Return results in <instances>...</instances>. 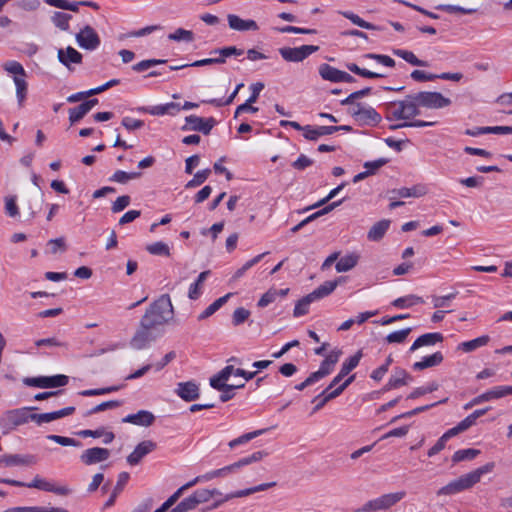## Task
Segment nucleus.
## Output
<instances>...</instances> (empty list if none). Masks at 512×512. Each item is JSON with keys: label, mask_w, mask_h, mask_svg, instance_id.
I'll use <instances>...</instances> for the list:
<instances>
[{"label": "nucleus", "mask_w": 512, "mask_h": 512, "mask_svg": "<svg viewBox=\"0 0 512 512\" xmlns=\"http://www.w3.org/2000/svg\"><path fill=\"white\" fill-rule=\"evenodd\" d=\"M495 467L494 462H488L485 465L460 476L458 479H455L443 486L439 491V495H452L459 493L463 490L469 489L473 487L475 484L480 482L481 477L484 474L490 473Z\"/></svg>", "instance_id": "1"}, {"label": "nucleus", "mask_w": 512, "mask_h": 512, "mask_svg": "<svg viewBox=\"0 0 512 512\" xmlns=\"http://www.w3.org/2000/svg\"><path fill=\"white\" fill-rule=\"evenodd\" d=\"M174 307L168 294L161 295L150 304L145 314L142 316L154 326H160L173 319Z\"/></svg>", "instance_id": "2"}, {"label": "nucleus", "mask_w": 512, "mask_h": 512, "mask_svg": "<svg viewBox=\"0 0 512 512\" xmlns=\"http://www.w3.org/2000/svg\"><path fill=\"white\" fill-rule=\"evenodd\" d=\"M420 114L417 102L413 95H408L402 101L390 102L386 105V118L388 120H408Z\"/></svg>", "instance_id": "3"}, {"label": "nucleus", "mask_w": 512, "mask_h": 512, "mask_svg": "<svg viewBox=\"0 0 512 512\" xmlns=\"http://www.w3.org/2000/svg\"><path fill=\"white\" fill-rule=\"evenodd\" d=\"M3 68L11 76L16 86V97L19 106L23 105L28 91L27 73L23 65L17 61H7Z\"/></svg>", "instance_id": "4"}, {"label": "nucleus", "mask_w": 512, "mask_h": 512, "mask_svg": "<svg viewBox=\"0 0 512 512\" xmlns=\"http://www.w3.org/2000/svg\"><path fill=\"white\" fill-rule=\"evenodd\" d=\"M156 326L148 322L146 319L141 318L139 327L137 328L134 336L131 338L130 345L137 350L146 348L152 341L157 338L154 333Z\"/></svg>", "instance_id": "5"}, {"label": "nucleus", "mask_w": 512, "mask_h": 512, "mask_svg": "<svg viewBox=\"0 0 512 512\" xmlns=\"http://www.w3.org/2000/svg\"><path fill=\"white\" fill-rule=\"evenodd\" d=\"M417 106L428 109H441L451 105V100L440 92L422 91L414 94Z\"/></svg>", "instance_id": "6"}, {"label": "nucleus", "mask_w": 512, "mask_h": 512, "mask_svg": "<svg viewBox=\"0 0 512 512\" xmlns=\"http://www.w3.org/2000/svg\"><path fill=\"white\" fill-rule=\"evenodd\" d=\"M69 378L66 375L58 374L53 376L25 377L23 383L29 387L56 388L67 385Z\"/></svg>", "instance_id": "7"}, {"label": "nucleus", "mask_w": 512, "mask_h": 512, "mask_svg": "<svg viewBox=\"0 0 512 512\" xmlns=\"http://www.w3.org/2000/svg\"><path fill=\"white\" fill-rule=\"evenodd\" d=\"M318 50L319 47L315 45H302L294 48L282 47L279 49V53L288 62H301Z\"/></svg>", "instance_id": "8"}, {"label": "nucleus", "mask_w": 512, "mask_h": 512, "mask_svg": "<svg viewBox=\"0 0 512 512\" xmlns=\"http://www.w3.org/2000/svg\"><path fill=\"white\" fill-rule=\"evenodd\" d=\"M34 409V407H25L7 411L4 417V428L9 431L27 423L30 421V411Z\"/></svg>", "instance_id": "9"}, {"label": "nucleus", "mask_w": 512, "mask_h": 512, "mask_svg": "<svg viewBox=\"0 0 512 512\" xmlns=\"http://www.w3.org/2000/svg\"><path fill=\"white\" fill-rule=\"evenodd\" d=\"M77 44L86 50H96L101 43L100 37L93 27L86 25L76 34Z\"/></svg>", "instance_id": "10"}, {"label": "nucleus", "mask_w": 512, "mask_h": 512, "mask_svg": "<svg viewBox=\"0 0 512 512\" xmlns=\"http://www.w3.org/2000/svg\"><path fill=\"white\" fill-rule=\"evenodd\" d=\"M186 124L182 127L183 130L198 131L208 135L216 124L213 117L202 118L196 115H190L185 118Z\"/></svg>", "instance_id": "11"}, {"label": "nucleus", "mask_w": 512, "mask_h": 512, "mask_svg": "<svg viewBox=\"0 0 512 512\" xmlns=\"http://www.w3.org/2000/svg\"><path fill=\"white\" fill-rule=\"evenodd\" d=\"M350 113L362 124H378L381 116L372 107H362L360 104L354 105Z\"/></svg>", "instance_id": "12"}, {"label": "nucleus", "mask_w": 512, "mask_h": 512, "mask_svg": "<svg viewBox=\"0 0 512 512\" xmlns=\"http://www.w3.org/2000/svg\"><path fill=\"white\" fill-rule=\"evenodd\" d=\"M110 457V451L106 448L93 447L86 449L80 456L85 465H93L106 461Z\"/></svg>", "instance_id": "13"}, {"label": "nucleus", "mask_w": 512, "mask_h": 512, "mask_svg": "<svg viewBox=\"0 0 512 512\" xmlns=\"http://www.w3.org/2000/svg\"><path fill=\"white\" fill-rule=\"evenodd\" d=\"M275 486V482H271V483H263V484H260V485H257V486H254V487H251V488H247V489H243V490H238V491H235V492H232V493H229V494H226L224 496L223 499L215 502L213 505H212V508H217L219 507L222 503L226 502V501H229L233 498H241V497H246V496H249L253 493H256V492H260V491H264V490H267L271 487Z\"/></svg>", "instance_id": "14"}, {"label": "nucleus", "mask_w": 512, "mask_h": 512, "mask_svg": "<svg viewBox=\"0 0 512 512\" xmlns=\"http://www.w3.org/2000/svg\"><path fill=\"white\" fill-rule=\"evenodd\" d=\"M227 21L229 28L235 31L246 32L259 30V26L256 21L252 19H242L235 14H228Z\"/></svg>", "instance_id": "15"}, {"label": "nucleus", "mask_w": 512, "mask_h": 512, "mask_svg": "<svg viewBox=\"0 0 512 512\" xmlns=\"http://www.w3.org/2000/svg\"><path fill=\"white\" fill-rule=\"evenodd\" d=\"M155 448L156 443H154L153 441H142L135 447L134 451L130 455H128L127 462L132 466L137 465L138 463H140L142 458H144L150 452L154 451Z\"/></svg>", "instance_id": "16"}, {"label": "nucleus", "mask_w": 512, "mask_h": 512, "mask_svg": "<svg viewBox=\"0 0 512 512\" xmlns=\"http://www.w3.org/2000/svg\"><path fill=\"white\" fill-rule=\"evenodd\" d=\"M413 380L412 376L402 368H395L394 373L390 376L388 382L384 386V391L399 388L407 385Z\"/></svg>", "instance_id": "17"}, {"label": "nucleus", "mask_w": 512, "mask_h": 512, "mask_svg": "<svg viewBox=\"0 0 512 512\" xmlns=\"http://www.w3.org/2000/svg\"><path fill=\"white\" fill-rule=\"evenodd\" d=\"M390 199L395 200L396 198H419L427 194V188L422 185H414L413 187H402L399 189H393L390 191Z\"/></svg>", "instance_id": "18"}, {"label": "nucleus", "mask_w": 512, "mask_h": 512, "mask_svg": "<svg viewBox=\"0 0 512 512\" xmlns=\"http://www.w3.org/2000/svg\"><path fill=\"white\" fill-rule=\"evenodd\" d=\"M177 395L184 401L190 402L199 398V387L193 381L180 382L177 384Z\"/></svg>", "instance_id": "19"}, {"label": "nucleus", "mask_w": 512, "mask_h": 512, "mask_svg": "<svg viewBox=\"0 0 512 512\" xmlns=\"http://www.w3.org/2000/svg\"><path fill=\"white\" fill-rule=\"evenodd\" d=\"M154 420L155 416L151 412L147 410H140L135 414L127 415L125 418L122 419V422L148 427L153 424Z\"/></svg>", "instance_id": "20"}, {"label": "nucleus", "mask_w": 512, "mask_h": 512, "mask_svg": "<svg viewBox=\"0 0 512 512\" xmlns=\"http://www.w3.org/2000/svg\"><path fill=\"white\" fill-rule=\"evenodd\" d=\"M337 131L338 128H333V126H318L314 128L311 125H306L303 128V136L307 140L316 141L321 136L331 135Z\"/></svg>", "instance_id": "21"}, {"label": "nucleus", "mask_w": 512, "mask_h": 512, "mask_svg": "<svg viewBox=\"0 0 512 512\" xmlns=\"http://www.w3.org/2000/svg\"><path fill=\"white\" fill-rule=\"evenodd\" d=\"M58 60L67 68L70 69V65L80 64L82 62V55L76 49L68 46L66 49L58 50Z\"/></svg>", "instance_id": "22"}, {"label": "nucleus", "mask_w": 512, "mask_h": 512, "mask_svg": "<svg viewBox=\"0 0 512 512\" xmlns=\"http://www.w3.org/2000/svg\"><path fill=\"white\" fill-rule=\"evenodd\" d=\"M443 339V335L438 332L423 334L414 341L409 351L414 352L423 346H433L436 343L442 342Z\"/></svg>", "instance_id": "23"}, {"label": "nucleus", "mask_w": 512, "mask_h": 512, "mask_svg": "<svg viewBox=\"0 0 512 512\" xmlns=\"http://www.w3.org/2000/svg\"><path fill=\"white\" fill-rule=\"evenodd\" d=\"M443 354L440 351L433 353L432 355L425 356L421 361L415 362L412 368L416 371H421L427 368L435 367L443 362Z\"/></svg>", "instance_id": "24"}, {"label": "nucleus", "mask_w": 512, "mask_h": 512, "mask_svg": "<svg viewBox=\"0 0 512 512\" xmlns=\"http://www.w3.org/2000/svg\"><path fill=\"white\" fill-rule=\"evenodd\" d=\"M267 455H268V452H266V451H256V452L252 453L251 455H249L247 457H243V458L239 459L238 461L234 462L233 464H230L229 465L230 472L235 473L240 468H242L244 466L261 461Z\"/></svg>", "instance_id": "25"}, {"label": "nucleus", "mask_w": 512, "mask_h": 512, "mask_svg": "<svg viewBox=\"0 0 512 512\" xmlns=\"http://www.w3.org/2000/svg\"><path fill=\"white\" fill-rule=\"evenodd\" d=\"M340 280L326 281L321 284L318 288L308 294L312 301L322 299L331 294L338 286Z\"/></svg>", "instance_id": "26"}, {"label": "nucleus", "mask_w": 512, "mask_h": 512, "mask_svg": "<svg viewBox=\"0 0 512 512\" xmlns=\"http://www.w3.org/2000/svg\"><path fill=\"white\" fill-rule=\"evenodd\" d=\"M76 435H78L80 437H84V438H86V437H93V438L103 437L104 444L111 443L115 438V435L113 432L105 431V428H103V427H100L96 430H90V429L81 430V431L76 432Z\"/></svg>", "instance_id": "27"}, {"label": "nucleus", "mask_w": 512, "mask_h": 512, "mask_svg": "<svg viewBox=\"0 0 512 512\" xmlns=\"http://www.w3.org/2000/svg\"><path fill=\"white\" fill-rule=\"evenodd\" d=\"M389 226H390V220H386V219L375 223L369 230V232L367 234V238L370 241L381 240L384 237V235L386 234L387 230L389 229Z\"/></svg>", "instance_id": "28"}, {"label": "nucleus", "mask_w": 512, "mask_h": 512, "mask_svg": "<svg viewBox=\"0 0 512 512\" xmlns=\"http://www.w3.org/2000/svg\"><path fill=\"white\" fill-rule=\"evenodd\" d=\"M404 496H405V492H395V493L384 494V495L376 498L379 510H386V509L392 507L397 502H399L401 499H403Z\"/></svg>", "instance_id": "29"}, {"label": "nucleus", "mask_w": 512, "mask_h": 512, "mask_svg": "<svg viewBox=\"0 0 512 512\" xmlns=\"http://www.w3.org/2000/svg\"><path fill=\"white\" fill-rule=\"evenodd\" d=\"M129 477H130V475L127 472H121L119 474L117 483H116L109 499L106 501L105 507H111L112 505H114L117 496L122 492L124 486L127 484L128 480H129Z\"/></svg>", "instance_id": "30"}, {"label": "nucleus", "mask_w": 512, "mask_h": 512, "mask_svg": "<svg viewBox=\"0 0 512 512\" xmlns=\"http://www.w3.org/2000/svg\"><path fill=\"white\" fill-rule=\"evenodd\" d=\"M359 261V255L355 253H351L348 255H345L341 257L338 262L336 263V270L337 272H347L353 269Z\"/></svg>", "instance_id": "31"}, {"label": "nucleus", "mask_w": 512, "mask_h": 512, "mask_svg": "<svg viewBox=\"0 0 512 512\" xmlns=\"http://www.w3.org/2000/svg\"><path fill=\"white\" fill-rule=\"evenodd\" d=\"M489 340H490V337L488 335H483V336H480L473 340L460 343L458 345V349L463 352L469 353V352H472L480 347L487 345Z\"/></svg>", "instance_id": "32"}, {"label": "nucleus", "mask_w": 512, "mask_h": 512, "mask_svg": "<svg viewBox=\"0 0 512 512\" xmlns=\"http://www.w3.org/2000/svg\"><path fill=\"white\" fill-rule=\"evenodd\" d=\"M318 70L322 79L333 83H339L341 70L326 63L321 64Z\"/></svg>", "instance_id": "33"}, {"label": "nucleus", "mask_w": 512, "mask_h": 512, "mask_svg": "<svg viewBox=\"0 0 512 512\" xmlns=\"http://www.w3.org/2000/svg\"><path fill=\"white\" fill-rule=\"evenodd\" d=\"M393 54L402 58L403 60H405L406 62H408L409 64H411L413 66H420V67L428 66V63L426 61L420 60L411 51L403 50V49H393Z\"/></svg>", "instance_id": "34"}, {"label": "nucleus", "mask_w": 512, "mask_h": 512, "mask_svg": "<svg viewBox=\"0 0 512 512\" xmlns=\"http://www.w3.org/2000/svg\"><path fill=\"white\" fill-rule=\"evenodd\" d=\"M2 463L6 466H25L33 464L32 456H21V455H5L2 456Z\"/></svg>", "instance_id": "35"}, {"label": "nucleus", "mask_w": 512, "mask_h": 512, "mask_svg": "<svg viewBox=\"0 0 512 512\" xmlns=\"http://www.w3.org/2000/svg\"><path fill=\"white\" fill-rule=\"evenodd\" d=\"M215 495H221V492L217 489L208 490V489H198L191 496L196 506L201 503L208 502Z\"/></svg>", "instance_id": "36"}, {"label": "nucleus", "mask_w": 512, "mask_h": 512, "mask_svg": "<svg viewBox=\"0 0 512 512\" xmlns=\"http://www.w3.org/2000/svg\"><path fill=\"white\" fill-rule=\"evenodd\" d=\"M362 351H357L353 356L349 357L346 361L343 362L340 369V377H345L348 375L354 368H356L362 358Z\"/></svg>", "instance_id": "37"}, {"label": "nucleus", "mask_w": 512, "mask_h": 512, "mask_svg": "<svg viewBox=\"0 0 512 512\" xmlns=\"http://www.w3.org/2000/svg\"><path fill=\"white\" fill-rule=\"evenodd\" d=\"M231 296L230 293L226 294L225 296H222L215 300L213 303H211L199 316L198 320H204L211 315H213L218 309H220L228 300V298Z\"/></svg>", "instance_id": "38"}, {"label": "nucleus", "mask_w": 512, "mask_h": 512, "mask_svg": "<svg viewBox=\"0 0 512 512\" xmlns=\"http://www.w3.org/2000/svg\"><path fill=\"white\" fill-rule=\"evenodd\" d=\"M423 302H424V300L419 296L407 295V296L399 297V298L395 299L392 302V305L396 308L404 309V308H408V307H411L416 304H421Z\"/></svg>", "instance_id": "39"}, {"label": "nucleus", "mask_w": 512, "mask_h": 512, "mask_svg": "<svg viewBox=\"0 0 512 512\" xmlns=\"http://www.w3.org/2000/svg\"><path fill=\"white\" fill-rule=\"evenodd\" d=\"M211 55H219L220 58L226 62V58L231 56H241L244 54V50L237 48L236 46H226L223 48L214 49L210 52Z\"/></svg>", "instance_id": "40"}, {"label": "nucleus", "mask_w": 512, "mask_h": 512, "mask_svg": "<svg viewBox=\"0 0 512 512\" xmlns=\"http://www.w3.org/2000/svg\"><path fill=\"white\" fill-rule=\"evenodd\" d=\"M346 67L350 72L355 73L356 75H359L364 78L375 79L385 77V75L382 73L373 72L365 68H360L355 63H348L346 64Z\"/></svg>", "instance_id": "41"}, {"label": "nucleus", "mask_w": 512, "mask_h": 512, "mask_svg": "<svg viewBox=\"0 0 512 512\" xmlns=\"http://www.w3.org/2000/svg\"><path fill=\"white\" fill-rule=\"evenodd\" d=\"M267 430L268 429H259V430H255V431L243 434V435L239 436L238 438H235V439L231 440L228 443V446L231 449H233V448H235L238 445L245 444V443L249 442L250 440H252V439H254V438L264 434Z\"/></svg>", "instance_id": "42"}, {"label": "nucleus", "mask_w": 512, "mask_h": 512, "mask_svg": "<svg viewBox=\"0 0 512 512\" xmlns=\"http://www.w3.org/2000/svg\"><path fill=\"white\" fill-rule=\"evenodd\" d=\"M341 14L345 18L349 19L353 24H355L361 28L368 29V30H380V28L378 26L363 20L362 18H360L358 15L354 14L353 12L343 11V12H341Z\"/></svg>", "instance_id": "43"}, {"label": "nucleus", "mask_w": 512, "mask_h": 512, "mask_svg": "<svg viewBox=\"0 0 512 512\" xmlns=\"http://www.w3.org/2000/svg\"><path fill=\"white\" fill-rule=\"evenodd\" d=\"M479 454L480 450L474 448L457 450L452 456V461L458 463L465 460H473Z\"/></svg>", "instance_id": "44"}, {"label": "nucleus", "mask_w": 512, "mask_h": 512, "mask_svg": "<svg viewBox=\"0 0 512 512\" xmlns=\"http://www.w3.org/2000/svg\"><path fill=\"white\" fill-rule=\"evenodd\" d=\"M141 176V172H125L122 170H117L111 177L110 181L117 182L121 184H126L128 181L137 179Z\"/></svg>", "instance_id": "45"}, {"label": "nucleus", "mask_w": 512, "mask_h": 512, "mask_svg": "<svg viewBox=\"0 0 512 512\" xmlns=\"http://www.w3.org/2000/svg\"><path fill=\"white\" fill-rule=\"evenodd\" d=\"M488 400L500 399L512 395V386H495L486 391Z\"/></svg>", "instance_id": "46"}, {"label": "nucleus", "mask_w": 512, "mask_h": 512, "mask_svg": "<svg viewBox=\"0 0 512 512\" xmlns=\"http://www.w3.org/2000/svg\"><path fill=\"white\" fill-rule=\"evenodd\" d=\"M226 380L220 379V374L214 375L210 378V385L212 388L220 391V390H234V389H240L245 386L244 383L240 385H229L225 383Z\"/></svg>", "instance_id": "47"}, {"label": "nucleus", "mask_w": 512, "mask_h": 512, "mask_svg": "<svg viewBox=\"0 0 512 512\" xmlns=\"http://www.w3.org/2000/svg\"><path fill=\"white\" fill-rule=\"evenodd\" d=\"M412 331V328L408 327V328H404V329H401V330H398V331H394L390 334H388L386 337H385V341L392 344V343H398V344H401V343H404L407 339V337L409 336V334L411 333Z\"/></svg>", "instance_id": "48"}, {"label": "nucleus", "mask_w": 512, "mask_h": 512, "mask_svg": "<svg viewBox=\"0 0 512 512\" xmlns=\"http://www.w3.org/2000/svg\"><path fill=\"white\" fill-rule=\"evenodd\" d=\"M71 18L72 16L70 14L63 12H55L52 16V22L56 27L66 31L69 29V21Z\"/></svg>", "instance_id": "49"}, {"label": "nucleus", "mask_w": 512, "mask_h": 512, "mask_svg": "<svg viewBox=\"0 0 512 512\" xmlns=\"http://www.w3.org/2000/svg\"><path fill=\"white\" fill-rule=\"evenodd\" d=\"M168 39L173 41L191 42L194 39V34L190 30L178 28L173 33L168 35Z\"/></svg>", "instance_id": "50"}, {"label": "nucleus", "mask_w": 512, "mask_h": 512, "mask_svg": "<svg viewBox=\"0 0 512 512\" xmlns=\"http://www.w3.org/2000/svg\"><path fill=\"white\" fill-rule=\"evenodd\" d=\"M312 302V299L308 295L300 299L295 305L293 312L294 317H301L303 315H306L309 311V306Z\"/></svg>", "instance_id": "51"}, {"label": "nucleus", "mask_w": 512, "mask_h": 512, "mask_svg": "<svg viewBox=\"0 0 512 512\" xmlns=\"http://www.w3.org/2000/svg\"><path fill=\"white\" fill-rule=\"evenodd\" d=\"M121 404L122 403L118 400H110V401L102 402V403L96 405L95 407H93L92 409H90L89 411H87L85 413V416H91L93 414H96V413H99V412H102V411H105L108 409H114V408L119 407Z\"/></svg>", "instance_id": "52"}, {"label": "nucleus", "mask_w": 512, "mask_h": 512, "mask_svg": "<svg viewBox=\"0 0 512 512\" xmlns=\"http://www.w3.org/2000/svg\"><path fill=\"white\" fill-rule=\"evenodd\" d=\"M146 250L152 255H163V256L170 255L169 246L162 241H158V242L148 245L146 247Z\"/></svg>", "instance_id": "53"}, {"label": "nucleus", "mask_w": 512, "mask_h": 512, "mask_svg": "<svg viewBox=\"0 0 512 512\" xmlns=\"http://www.w3.org/2000/svg\"><path fill=\"white\" fill-rule=\"evenodd\" d=\"M26 487L28 488H36V489H39V490H42V491H46V492H50L52 490H54V485L45 480L44 478H41L39 476H36L32 482L30 483H27L26 484Z\"/></svg>", "instance_id": "54"}, {"label": "nucleus", "mask_w": 512, "mask_h": 512, "mask_svg": "<svg viewBox=\"0 0 512 512\" xmlns=\"http://www.w3.org/2000/svg\"><path fill=\"white\" fill-rule=\"evenodd\" d=\"M164 63H166V60H164V59H147V60H143V61H140L139 63L134 64L132 66V69L135 72H143V71L148 70L151 67H154L159 64H164Z\"/></svg>", "instance_id": "55"}, {"label": "nucleus", "mask_w": 512, "mask_h": 512, "mask_svg": "<svg viewBox=\"0 0 512 512\" xmlns=\"http://www.w3.org/2000/svg\"><path fill=\"white\" fill-rule=\"evenodd\" d=\"M47 439L62 445V446H74V447H80L82 444L80 441L75 440L74 438L60 436V435H48Z\"/></svg>", "instance_id": "56"}, {"label": "nucleus", "mask_w": 512, "mask_h": 512, "mask_svg": "<svg viewBox=\"0 0 512 512\" xmlns=\"http://www.w3.org/2000/svg\"><path fill=\"white\" fill-rule=\"evenodd\" d=\"M210 173H211V170L208 168L198 171L194 175L193 179L188 181V183L186 184V188H194V187L200 186L202 183H204L206 181V179L209 177Z\"/></svg>", "instance_id": "57"}, {"label": "nucleus", "mask_w": 512, "mask_h": 512, "mask_svg": "<svg viewBox=\"0 0 512 512\" xmlns=\"http://www.w3.org/2000/svg\"><path fill=\"white\" fill-rule=\"evenodd\" d=\"M363 58L373 59L378 64H381L386 67H394L395 66L394 59H392L390 56H387V55L367 53V54L363 55Z\"/></svg>", "instance_id": "58"}, {"label": "nucleus", "mask_w": 512, "mask_h": 512, "mask_svg": "<svg viewBox=\"0 0 512 512\" xmlns=\"http://www.w3.org/2000/svg\"><path fill=\"white\" fill-rule=\"evenodd\" d=\"M342 203V200L340 201H337V202H333L332 204H329L327 206H325L323 209L309 215L308 217H306L304 219V223H306V225L312 221H314L315 219L331 212L335 207H337L338 205H340Z\"/></svg>", "instance_id": "59"}, {"label": "nucleus", "mask_w": 512, "mask_h": 512, "mask_svg": "<svg viewBox=\"0 0 512 512\" xmlns=\"http://www.w3.org/2000/svg\"><path fill=\"white\" fill-rule=\"evenodd\" d=\"M118 390H119L118 386H110V387H105V388L83 390L79 394L82 396H98V395L109 394V393H112V392H115Z\"/></svg>", "instance_id": "60"}, {"label": "nucleus", "mask_w": 512, "mask_h": 512, "mask_svg": "<svg viewBox=\"0 0 512 512\" xmlns=\"http://www.w3.org/2000/svg\"><path fill=\"white\" fill-rule=\"evenodd\" d=\"M249 316H250L249 310H247L243 307H239L233 312L232 323L234 326H238V325L244 323L249 318Z\"/></svg>", "instance_id": "61"}, {"label": "nucleus", "mask_w": 512, "mask_h": 512, "mask_svg": "<svg viewBox=\"0 0 512 512\" xmlns=\"http://www.w3.org/2000/svg\"><path fill=\"white\" fill-rule=\"evenodd\" d=\"M438 389V384L435 383V382H432L430 383L428 386L426 387H418L416 388L415 390H413L409 395H408V399H416L422 395H425L427 393H431L435 390Z\"/></svg>", "instance_id": "62"}, {"label": "nucleus", "mask_w": 512, "mask_h": 512, "mask_svg": "<svg viewBox=\"0 0 512 512\" xmlns=\"http://www.w3.org/2000/svg\"><path fill=\"white\" fill-rule=\"evenodd\" d=\"M131 198L128 195L118 197L112 204L111 210L113 213H119L129 206Z\"/></svg>", "instance_id": "63"}, {"label": "nucleus", "mask_w": 512, "mask_h": 512, "mask_svg": "<svg viewBox=\"0 0 512 512\" xmlns=\"http://www.w3.org/2000/svg\"><path fill=\"white\" fill-rule=\"evenodd\" d=\"M122 126L128 131L140 129L144 126V121L139 119H133L130 117H124L121 122Z\"/></svg>", "instance_id": "64"}]
</instances>
